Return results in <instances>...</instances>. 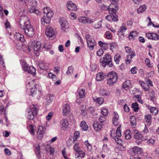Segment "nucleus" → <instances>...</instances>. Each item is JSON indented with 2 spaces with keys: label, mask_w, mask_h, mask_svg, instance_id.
Here are the masks:
<instances>
[{
  "label": "nucleus",
  "mask_w": 159,
  "mask_h": 159,
  "mask_svg": "<svg viewBox=\"0 0 159 159\" xmlns=\"http://www.w3.org/2000/svg\"><path fill=\"white\" fill-rule=\"evenodd\" d=\"M102 125L97 121H94L93 124V126L94 129L96 131L101 130L102 128Z\"/></svg>",
  "instance_id": "nucleus-26"
},
{
  "label": "nucleus",
  "mask_w": 159,
  "mask_h": 159,
  "mask_svg": "<svg viewBox=\"0 0 159 159\" xmlns=\"http://www.w3.org/2000/svg\"><path fill=\"white\" fill-rule=\"evenodd\" d=\"M70 110V106L68 104H64L63 107L62 111L63 115H67Z\"/></svg>",
  "instance_id": "nucleus-19"
},
{
  "label": "nucleus",
  "mask_w": 159,
  "mask_h": 159,
  "mask_svg": "<svg viewBox=\"0 0 159 159\" xmlns=\"http://www.w3.org/2000/svg\"><path fill=\"white\" fill-rule=\"evenodd\" d=\"M130 119L132 127H133V129L135 128V126L136 125V120L135 117L133 116H131L130 117Z\"/></svg>",
  "instance_id": "nucleus-32"
},
{
  "label": "nucleus",
  "mask_w": 159,
  "mask_h": 159,
  "mask_svg": "<svg viewBox=\"0 0 159 159\" xmlns=\"http://www.w3.org/2000/svg\"><path fill=\"white\" fill-rule=\"evenodd\" d=\"M35 148L34 152L38 158L39 159L41 157V154L40 152V148L39 145L38 144L36 143L34 145Z\"/></svg>",
  "instance_id": "nucleus-17"
},
{
  "label": "nucleus",
  "mask_w": 159,
  "mask_h": 159,
  "mask_svg": "<svg viewBox=\"0 0 159 159\" xmlns=\"http://www.w3.org/2000/svg\"><path fill=\"white\" fill-rule=\"evenodd\" d=\"M121 126L120 125L117 129L116 132V136L118 137H120L121 136V130L120 129Z\"/></svg>",
  "instance_id": "nucleus-53"
},
{
  "label": "nucleus",
  "mask_w": 159,
  "mask_h": 159,
  "mask_svg": "<svg viewBox=\"0 0 159 159\" xmlns=\"http://www.w3.org/2000/svg\"><path fill=\"white\" fill-rule=\"evenodd\" d=\"M60 126L61 128L64 130H66L68 128L69 122L67 119H62L60 121Z\"/></svg>",
  "instance_id": "nucleus-13"
},
{
  "label": "nucleus",
  "mask_w": 159,
  "mask_h": 159,
  "mask_svg": "<svg viewBox=\"0 0 159 159\" xmlns=\"http://www.w3.org/2000/svg\"><path fill=\"white\" fill-rule=\"evenodd\" d=\"M88 46L90 50H93L96 44V42L94 39L93 38L87 42Z\"/></svg>",
  "instance_id": "nucleus-21"
},
{
  "label": "nucleus",
  "mask_w": 159,
  "mask_h": 159,
  "mask_svg": "<svg viewBox=\"0 0 159 159\" xmlns=\"http://www.w3.org/2000/svg\"><path fill=\"white\" fill-rule=\"evenodd\" d=\"M137 36V33L136 31H133L130 33L129 37V39H134L135 37Z\"/></svg>",
  "instance_id": "nucleus-46"
},
{
  "label": "nucleus",
  "mask_w": 159,
  "mask_h": 159,
  "mask_svg": "<svg viewBox=\"0 0 159 159\" xmlns=\"http://www.w3.org/2000/svg\"><path fill=\"white\" fill-rule=\"evenodd\" d=\"M44 15L41 19L42 24L46 28L49 25L51 19L53 15V12L52 10L48 7H44Z\"/></svg>",
  "instance_id": "nucleus-2"
},
{
  "label": "nucleus",
  "mask_w": 159,
  "mask_h": 159,
  "mask_svg": "<svg viewBox=\"0 0 159 159\" xmlns=\"http://www.w3.org/2000/svg\"><path fill=\"white\" fill-rule=\"evenodd\" d=\"M80 22L83 24H90L93 22V20L85 16H80L78 18Z\"/></svg>",
  "instance_id": "nucleus-11"
},
{
  "label": "nucleus",
  "mask_w": 159,
  "mask_h": 159,
  "mask_svg": "<svg viewBox=\"0 0 159 159\" xmlns=\"http://www.w3.org/2000/svg\"><path fill=\"white\" fill-rule=\"evenodd\" d=\"M48 76L50 78H51L53 81H55L57 80L56 76L54 74H53L51 72H50L48 73Z\"/></svg>",
  "instance_id": "nucleus-52"
},
{
  "label": "nucleus",
  "mask_w": 159,
  "mask_h": 159,
  "mask_svg": "<svg viewBox=\"0 0 159 159\" xmlns=\"http://www.w3.org/2000/svg\"><path fill=\"white\" fill-rule=\"evenodd\" d=\"M139 83L144 91H149L150 88V86L151 87L153 86L152 81L150 79L148 78L146 79L145 82L142 81H140Z\"/></svg>",
  "instance_id": "nucleus-6"
},
{
  "label": "nucleus",
  "mask_w": 159,
  "mask_h": 159,
  "mask_svg": "<svg viewBox=\"0 0 159 159\" xmlns=\"http://www.w3.org/2000/svg\"><path fill=\"white\" fill-rule=\"evenodd\" d=\"M127 30V28L125 26H121L120 28L119 29L118 32L119 33H122L124 32Z\"/></svg>",
  "instance_id": "nucleus-62"
},
{
  "label": "nucleus",
  "mask_w": 159,
  "mask_h": 159,
  "mask_svg": "<svg viewBox=\"0 0 159 159\" xmlns=\"http://www.w3.org/2000/svg\"><path fill=\"white\" fill-rule=\"evenodd\" d=\"M146 107L150 111L151 113L153 115H157L158 114V110L155 107H150V106L147 104H145Z\"/></svg>",
  "instance_id": "nucleus-24"
},
{
  "label": "nucleus",
  "mask_w": 159,
  "mask_h": 159,
  "mask_svg": "<svg viewBox=\"0 0 159 159\" xmlns=\"http://www.w3.org/2000/svg\"><path fill=\"white\" fill-rule=\"evenodd\" d=\"M118 80V76L116 73L114 71L109 72L107 75V84L110 86L113 85Z\"/></svg>",
  "instance_id": "nucleus-4"
},
{
  "label": "nucleus",
  "mask_w": 159,
  "mask_h": 159,
  "mask_svg": "<svg viewBox=\"0 0 159 159\" xmlns=\"http://www.w3.org/2000/svg\"><path fill=\"white\" fill-rule=\"evenodd\" d=\"M110 49L112 52H113V50L115 48H116L117 47L116 44L113 42L110 43Z\"/></svg>",
  "instance_id": "nucleus-59"
},
{
  "label": "nucleus",
  "mask_w": 159,
  "mask_h": 159,
  "mask_svg": "<svg viewBox=\"0 0 159 159\" xmlns=\"http://www.w3.org/2000/svg\"><path fill=\"white\" fill-rule=\"evenodd\" d=\"M131 85L130 80H127L124 82L122 84V88L125 90H127Z\"/></svg>",
  "instance_id": "nucleus-31"
},
{
  "label": "nucleus",
  "mask_w": 159,
  "mask_h": 159,
  "mask_svg": "<svg viewBox=\"0 0 159 159\" xmlns=\"http://www.w3.org/2000/svg\"><path fill=\"white\" fill-rule=\"evenodd\" d=\"M126 52L130 54V55H128L127 56V58H130L131 59L133 57L135 56V53L134 51H133L132 49L128 46H125V47Z\"/></svg>",
  "instance_id": "nucleus-14"
},
{
  "label": "nucleus",
  "mask_w": 159,
  "mask_h": 159,
  "mask_svg": "<svg viewBox=\"0 0 159 159\" xmlns=\"http://www.w3.org/2000/svg\"><path fill=\"white\" fill-rule=\"evenodd\" d=\"M148 94H149L151 100L153 102L154 99L155 98L154 91L153 90L150 91L148 92Z\"/></svg>",
  "instance_id": "nucleus-44"
},
{
  "label": "nucleus",
  "mask_w": 159,
  "mask_h": 159,
  "mask_svg": "<svg viewBox=\"0 0 159 159\" xmlns=\"http://www.w3.org/2000/svg\"><path fill=\"white\" fill-rule=\"evenodd\" d=\"M146 36L148 39L155 41L159 40V35L154 33H149L146 34Z\"/></svg>",
  "instance_id": "nucleus-10"
},
{
  "label": "nucleus",
  "mask_w": 159,
  "mask_h": 159,
  "mask_svg": "<svg viewBox=\"0 0 159 159\" xmlns=\"http://www.w3.org/2000/svg\"><path fill=\"white\" fill-rule=\"evenodd\" d=\"M61 29L65 31L68 28V24L67 21L65 19H62L60 21Z\"/></svg>",
  "instance_id": "nucleus-22"
},
{
  "label": "nucleus",
  "mask_w": 159,
  "mask_h": 159,
  "mask_svg": "<svg viewBox=\"0 0 159 159\" xmlns=\"http://www.w3.org/2000/svg\"><path fill=\"white\" fill-rule=\"evenodd\" d=\"M80 127L83 130L86 131L88 128V126L84 121H82L81 122Z\"/></svg>",
  "instance_id": "nucleus-41"
},
{
  "label": "nucleus",
  "mask_w": 159,
  "mask_h": 159,
  "mask_svg": "<svg viewBox=\"0 0 159 159\" xmlns=\"http://www.w3.org/2000/svg\"><path fill=\"white\" fill-rule=\"evenodd\" d=\"M93 101L99 105H101L103 103L104 100L103 98L102 97L97 98L95 97L93 98Z\"/></svg>",
  "instance_id": "nucleus-34"
},
{
  "label": "nucleus",
  "mask_w": 159,
  "mask_h": 159,
  "mask_svg": "<svg viewBox=\"0 0 159 159\" xmlns=\"http://www.w3.org/2000/svg\"><path fill=\"white\" fill-rule=\"evenodd\" d=\"M73 148L76 152L81 150L80 148L79 147L78 143H75L73 146Z\"/></svg>",
  "instance_id": "nucleus-54"
},
{
  "label": "nucleus",
  "mask_w": 159,
  "mask_h": 159,
  "mask_svg": "<svg viewBox=\"0 0 159 159\" xmlns=\"http://www.w3.org/2000/svg\"><path fill=\"white\" fill-rule=\"evenodd\" d=\"M106 76L105 74L102 72L98 73L96 76V79L97 81H100L104 80Z\"/></svg>",
  "instance_id": "nucleus-30"
},
{
  "label": "nucleus",
  "mask_w": 159,
  "mask_h": 159,
  "mask_svg": "<svg viewBox=\"0 0 159 159\" xmlns=\"http://www.w3.org/2000/svg\"><path fill=\"white\" fill-rule=\"evenodd\" d=\"M132 131L134 133V139L139 140L142 138V135L135 128L133 129Z\"/></svg>",
  "instance_id": "nucleus-25"
},
{
  "label": "nucleus",
  "mask_w": 159,
  "mask_h": 159,
  "mask_svg": "<svg viewBox=\"0 0 159 159\" xmlns=\"http://www.w3.org/2000/svg\"><path fill=\"white\" fill-rule=\"evenodd\" d=\"M152 118V115L151 114H147L145 116L144 120L146 123L150 124Z\"/></svg>",
  "instance_id": "nucleus-37"
},
{
  "label": "nucleus",
  "mask_w": 159,
  "mask_h": 159,
  "mask_svg": "<svg viewBox=\"0 0 159 159\" xmlns=\"http://www.w3.org/2000/svg\"><path fill=\"white\" fill-rule=\"evenodd\" d=\"M145 63L148 66L149 68L152 67V66L150 63V60L148 58H146L145 61Z\"/></svg>",
  "instance_id": "nucleus-64"
},
{
  "label": "nucleus",
  "mask_w": 159,
  "mask_h": 159,
  "mask_svg": "<svg viewBox=\"0 0 159 159\" xmlns=\"http://www.w3.org/2000/svg\"><path fill=\"white\" fill-rule=\"evenodd\" d=\"M44 134L43 128L42 126H39L37 133V136L38 139H41L43 137V135Z\"/></svg>",
  "instance_id": "nucleus-18"
},
{
  "label": "nucleus",
  "mask_w": 159,
  "mask_h": 159,
  "mask_svg": "<svg viewBox=\"0 0 159 159\" xmlns=\"http://www.w3.org/2000/svg\"><path fill=\"white\" fill-rule=\"evenodd\" d=\"M121 59V56L119 53L116 54L114 56V61L117 64H119L120 60Z\"/></svg>",
  "instance_id": "nucleus-40"
},
{
  "label": "nucleus",
  "mask_w": 159,
  "mask_h": 159,
  "mask_svg": "<svg viewBox=\"0 0 159 159\" xmlns=\"http://www.w3.org/2000/svg\"><path fill=\"white\" fill-rule=\"evenodd\" d=\"M39 108V106L37 105H32L30 107L27 108L26 110L27 113L26 114L27 119L32 120L34 116L37 115Z\"/></svg>",
  "instance_id": "nucleus-3"
},
{
  "label": "nucleus",
  "mask_w": 159,
  "mask_h": 159,
  "mask_svg": "<svg viewBox=\"0 0 159 159\" xmlns=\"http://www.w3.org/2000/svg\"><path fill=\"white\" fill-rule=\"evenodd\" d=\"M100 94L102 96H108L110 94V92L103 89H102L100 90Z\"/></svg>",
  "instance_id": "nucleus-36"
},
{
  "label": "nucleus",
  "mask_w": 159,
  "mask_h": 159,
  "mask_svg": "<svg viewBox=\"0 0 159 159\" xmlns=\"http://www.w3.org/2000/svg\"><path fill=\"white\" fill-rule=\"evenodd\" d=\"M132 108L135 112L138 111L139 107L138 103L137 102L133 103L132 104Z\"/></svg>",
  "instance_id": "nucleus-45"
},
{
  "label": "nucleus",
  "mask_w": 159,
  "mask_h": 159,
  "mask_svg": "<svg viewBox=\"0 0 159 159\" xmlns=\"http://www.w3.org/2000/svg\"><path fill=\"white\" fill-rule=\"evenodd\" d=\"M45 151L48 157L50 159H52L54 157L55 149L50 145H47L45 148Z\"/></svg>",
  "instance_id": "nucleus-9"
},
{
  "label": "nucleus",
  "mask_w": 159,
  "mask_h": 159,
  "mask_svg": "<svg viewBox=\"0 0 159 159\" xmlns=\"http://www.w3.org/2000/svg\"><path fill=\"white\" fill-rule=\"evenodd\" d=\"M131 152L133 158L131 159H141L139 156L142 153L141 148L135 146L132 148Z\"/></svg>",
  "instance_id": "nucleus-8"
},
{
  "label": "nucleus",
  "mask_w": 159,
  "mask_h": 159,
  "mask_svg": "<svg viewBox=\"0 0 159 159\" xmlns=\"http://www.w3.org/2000/svg\"><path fill=\"white\" fill-rule=\"evenodd\" d=\"M102 26V21H99L98 22L95 23L93 26L95 28H99Z\"/></svg>",
  "instance_id": "nucleus-60"
},
{
  "label": "nucleus",
  "mask_w": 159,
  "mask_h": 159,
  "mask_svg": "<svg viewBox=\"0 0 159 159\" xmlns=\"http://www.w3.org/2000/svg\"><path fill=\"white\" fill-rule=\"evenodd\" d=\"M29 90H30V95L32 96H33L34 94H35L36 93L37 89L36 87L32 88V89H29Z\"/></svg>",
  "instance_id": "nucleus-57"
},
{
  "label": "nucleus",
  "mask_w": 159,
  "mask_h": 159,
  "mask_svg": "<svg viewBox=\"0 0 159 159\" xmlns=\"http://www.w3.org/2000/svg\"><path fill=\"white\" fill-rule=\"evenodd\" d=\"M67 7L69 10L72 11H76L77 9L76 4L71 1L67 2Z\"/></svg>",
  "instance_id": "nucleus-15"
},
{
  "label": "nucleus",
  "mask_w": 159,
  "mask_h": 159,
  "mask_svg": "<svg viewBox=\"0 0 159 159\" xmlns=\"http://www.w3.org/2000/svg\"><path fill=\"white\" fill-rule=\"evenodd\" d=\"M28 73L32 74L33 76H34L36 73V70L35 68L33 66H29L26 71Z\"/></svg>",
  "instance_id": "nucleus-35"
},
{
  "label": "nucleus",
  "mask_w": 159,
  "mask_h": 159,
  "mask_svg": "<svg viewBox=\"0 0 159 159\" xmlns=\"http://www.w3.org/2000/svg\"><path fill=\"white\" fill-rule=\"evenodd\" d=\"M39 68L41 69L47 70L48 69L49 64L43 61H41L39 62Z\"/></svg>",
  "instance_id": "nucleus-28"
},
{
  "label": "nucleus",
  "mask_w": 159,
  "mask_h": 159,
  "mask_svg": "<svg viewBox=\"0 0 159 159\" xmlns=\"http://www.w3.org/2000/svg\"><path fill=\"white\" fill-rule=\"evenodd\" d=\"M21 64L23 70L25 71L27 70L29 66L27 65L25 61L23 60H22L21 62Z\"/></svg>",
  "instance_id": "nucleus-39"
},
{
  "label": "nucleus",
  "mask_w": 159,
  "mask_h": 159,
  "mask_svg": "<svg viewBox=\"0 0 159 159\" xmlns=\"http://www.w3.org/2000/svg\"><path fill=\"white\" fill-rule=\"evenodd\" d=\"M29 130L30 133L33 135H34V127L33 125L30 124L29 128Z\"/></svg>",
  "instance_id": "nucleus-55"
},
{
  "label": "nucleus",
  "mask_w": 159,
  "mask_h": 159,
  "mask_svg": "<svg viewBox=\"0 0 159 159\" xmlns=\"http://www.w3.org/2000/svg\"><path fill=\"white\" fill-rule=\"evenodd\" d=\"M124 134L125 139H129L131 137V131L130 130H127L125 131Z\"/></svg>",
  "instance_id": "nucleus-38"
},
{
  "label": "nucleus",
  "mask_w": 159,
  "mask_h": 159,
  "mask_svg": "<svg viewBox=\"0 0 159 159\" xmlns=\"http://www.w3.org/2000/svg\"><path fill=\"white\" fill-rule=\"evenodd\" d=\"M45 34L49 37H52L55 35V31L53 28L49 27L46 29Z\"/></svg>",
  "instance_id": "nucleus-16"
},
{
  "label": "nucleus",
  "mask_w": 159,
  "mask_h": 159,
  "mask_svg": "<svg viewBox=\"0 0 159 159\" xmlns=\"http://www.w3.org/2000/svg\"><path fill=\"white\" fill-rule=\"evenodd\" d=\"M53 97L52 96L49 95V96L47 97V98L46 99V105H48L52 102L53 100Z\"/></svg>",
  "instance_id": "nucleus-42"
},
{
  "label": "nucleus",
  "mask_w": 159,
  "mask_h": 159,
  "mask_svg": "<svg viewBox=\"0 0 159 159\" xmlns=\"http://www.w3.org/2000/svg\"><path fill=\"white\" fill-rule=\"evenodd\" d=\"M14 38L16 40L19 41L21 42H24L25 40L24 36L19 33H17L15 34Z\"/></svg>",
  "instance_id": "nucleus-20"
},
{
  "label": "nucleus",
  "mask_w": 159,
  "mask_h": 159,
  "mask_svg": "<svg viewBox=\"0 0 159 159\" xmlns=\"http://www.w3.org/2000/svg\"><path fill=\"white\" fill-rule=\"evenodd\" d=\"M100 62L101 65L103 67H105L107 65L111 67L113 66L112 62V59L111 56L108 54L105 55L103 57V59H100Z\"/></svg>",
  "instance_id": "nucleus-5"
},
{
  "label": "nucleus",
  "mask_w": 159,
  "mask_h": 159,
  "mask_svg": "<svg viewBox=\"0 0 159 159\" xmlns=\"http://www.w3.org/2000/svg\"><path fill=\"white\" fill-rule=\"evenodd\" d=\"M27 2H29L32 4V7H34L36 6L37 4V2L36 0H27Z\"/></svg>",
  "instance_id": "nucleus-56"
},
{
  "label": "nucleus",
  "mask_w": 159,
  "mask_h": 159,
  "mask_svg": "<svg viewBox=\"0 0 159 159\" xmlns=\"http://www.w3.org/2000/svg\"><path fill=\"white\" fill-rule=\"evenodd\" d=\"M19 23L21 29L25 35L31 37L34 35V30L27 16H21L19 19Z\"/></svg>",
  "instance_id": "nucleus-1"
},
{
  "label": "nucleus",
  "mask_w": 159,
  "mask_h": 159,
  "mask_svg": "<svg viewBox=\"0 0 159 159\" xmlns=\"http://www.w3.org/2000/svg\"><path fill=\"white\" fill-rule=\"evenodd\" d=\"M85 90L84 89H82L79 92V98H83L85 96L84 93Z\"/></svg>",
  "instance_id": "nucleus-50"
},
{
  "label": "nucleus",
  "mask_w": 159,
  "mask_h": 159,
  "mask_svg": "<svg viewBox=\"0 0 159 159\" xmlns=\"http://www.w3.org/2000/svg\"><path fill=\"white\" fill-rule=\"evenodd\" d=\"M29 12L30 13H34L38 16H40L41 15V12L34 7H31L30 8Z\"/></svg>",
  "instance_id": "nucleus-29"
},
{
  "label": "nucleus",
  "mask_w": 159,
  "mask_h": 159,
  "mask_svg": "<svg viewBox=\"0 0 159 159\" xmlns=\"http://www.w3.org/2000/svg\"><path fill=\"white\" fill-rule=\"evenodd\" d=\"M36 85V84L34 80H30L26 85V88L27 90H29L32 88L35 87Z\"/></svg>",
  "instance_id": "nucleus-27"
},
{
  "label": "nucleus",
  "mask_w": 159,
  "mask_h": 159,
  "mask_svg": "<svg viewBox=\"0 0 159 159\" xmlns=\"http://www.w3.org/2000/svg\"><path fill=\"white\" fill-rule=\"evenodd\" d=\"M80 135V133L78 131H75L74 134L73 138L74 141H76L77 139H78L79 138Z\"/></svg>",
  "instance_id": "nucleus-49"
},
{
  "label": "nucleus",
  "mask_w": 159,
  "mask_h": 159,
  "mask_svg": "<svg viewBox=\"0 0 159 159\" xmlns=\"http://www.w3.org/2000/svg\"><path fill=\"white\" fill-rule=\"evenodd\" d=\"M73 70L74 68L72 66L68 67V70L66 72V74H72L73 73Z\"/></svg>",
  "instance_id": "nucleus-58"
},
{
  "label": "nucleus",
  "mask_w": 159,
  "mask_h": 159,
  "mask_svg": "<svg viewBox=\"0 0 159 159\" xmlns=\"http://www.w3.org/2000/svg\"><path fill=\"white\" fill-rule=\"evenodd\" d=\"M115 142L119 145H121L122 143V140L118 138L116 136H115L114 138Z\"/></svg>",
  "instance_id": "nucleus-61"
},
{
  "label": "nucleus",
  "mask_w": 159,
  "mask_h": 159,
  "mask_svg": "<svg viewBox=\"0 0 159 159\" xmlns=\"http://www.w3.org/2000/svg\"><path fill=\"white\" fill-rule=\"evenodd\" d=\"M84 144L86 147L88 151H90L92 150V146L88 141H85L84 142Z\"/></svg>",
  "instance_id": "nucleus-48"
},
{
  "label": "nucleus",
  "mask_w": 159,
  "mask_h": 159,
  "mask_svg": "<svg viewBox=\"0 0 159 159\" xmlns=\"http://www.w3.org/2000/svg\"><path fill=\"white\" fill-rule=\"evenodd\" d=\"M119 116L117 112L115 111L113 112L112 116V122L115 126H117L119 125Z\"/></svg>",
  "instance_id": "nucleus-12"
},
{
  "label": "nucleus",
  "mask_w": 159,
  "mask_h": 159,
  "mask_svg": "<svg viewBox=\"0 0 159 159\" xmlns=\"http://www.w3.org/2000/svg\"><path fill=\"white\" fill-rule=\"evenodd\" d=\"M41 47V43L39 41H37L34 46H32V48H33L35 54L40 50Z\"/></svg>",
  "instance_id": "nucleus-23"
},
{
  "label": "nucleus",
  "mask_w": 159,
  "mask_h": 159,
  "mask_svg": "<svg viewBox=\"0 0 159 159\" xmlns=\"http://www.w3.org/2000/svg\"><path fill=\"white\" fill-rule=\"evenodd\" d=\"M104 35L107 39H110L112 38V34H111V32L107 31L105 33Z\"/></svg>",
  "instance_id": "nucleus-47"
},
{
  "label": "nucleus",
  "mask_w": 159,
  "mask_h": 159,
  "mask_svg": "<svg viewBox=\"0 0 159 159\" xmlns=\"http://www.w3.org/2000/svg\"><path fill=\"white\" fill-rule=\"evenodd\" d=\"M147 7L145 5H143L140 6L137 9V12L140 13L144 11L146 9Z\"/></svg>",
  "instance_id": "nucleus-43"
},
{
  "label": "nucleus",
  "mask_w": 159,
  "mask_h": 159,
  "mask_svg": "<svg viewBox=\"0 0 159 159\" xmlns=\"http://www.w3.org/2000/svg\"><path fill=\"white\" fill-rule=\"evenodd\" d=\"M99 120L101 124L103 125V123L106 120V118L103 116H101L99 118Z\"/></svg>",
  "instance_id": "nucleus-63"
},
{
  "label": "nucleus",
  "mask_w": 159,
  "mask_h": 159,
  "mask_svg": "<svg viewBox=\"0 0 159 159\" xmlns=\"http://www.w3.org/2000/svg\"><path fill=\"white\" fill-rule=\"evenodd\" d=\"M107 1H110L111 3L109 6V12L111 14H113L116 12V9H117V6L119 0H106Z\"/></svg>",
  "instance_id": "nucleus-7"
},
{
  "label": "nucleus",
  "mask_w": 159,
  "mask_h": 159,
  "mask_svg": "<svg viewBox=\"0 0 159 159\" xmlns=\"http://www.w3.org/2000/svg\"><path fill=\"white\" fill-rule=\"evenodd\" d=\"M85 153L82 150L76 152L75 154V157L76 159H78L79 157L81 158L84 157L85 156Z\"/></svg>",
  "instance_id": "nucleus-33"
},
{
  "label": "nucleus",
  "mask_w": 159,
  "mask_h": 159,
  "mask_svg": "<svg viewBox=\"0 0 159 159\" xmlns=\"http://www.w3.org/2000/svg\"><path fill=\"white\" fill-rule=\"evenodd\" d=\"M101 113L104 116H107L108 114V111L106 108H103L101 110Z\"/></svg>",
  "instance_id": "nucleus-51"
}]
</instances>
